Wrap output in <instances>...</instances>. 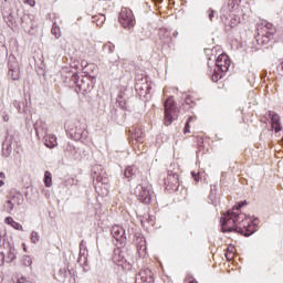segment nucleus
Listing matches in <instances>:
<instances>
[{
    "label": "nucleus",
    "instance_id": "f03ea898",
    "mask_svg": "<svg viewBox=\"0 0 283 283\" xmlns=\"http://www.w3.org/2000/svg\"><path fill=\"white\" fill-rule=\"evenodd\" d=\"M258 34L255 36L258 45H269L271 39L275 36V25L270 22H261L256 27Z\"/></svg>",
    "mask_w": 283,
    "mask_h": 283
},
{
    "label": "nucleus",
    "instance_id": "5701e85b",
    "mask_svg": "<svg viewBox=\"0 0 283 283\" xmlns=\"http://www.w3.org/2000/svg\"><path fill=\"white\" fill-rule=\"evenodd\" d=\"M185 103L186 105H189V107H193L196 105V98H193V95H187Z\"/></svg>",
    "mask_w": 283,
    "mask_h": 283
},
{
    "label": "nucleus",
    "instance_id": "20e7f679",
    "mask_svg": "<svg viewBox=\"0 0 283 283\" xmlns=\"http://www.w3.org/2000/svg\"><path fill=\"white\" fill-rule=\"evenodd\" d=\"M135 196L143 202V205H149L151 202V198H154V187L149 184V180L144 179V181L136 186Z\"/></svg>",
    "mask_w": 283,
    "mask_h": 283
},
{
    "label": "nucleus",
    "instance_id": "1a4fd4ad",
    "mask_svg": "<svg viewBox=\"0 0 283 283\" xmlns=\"http://www.w3.org/2000/svg\"><path fill=\"white\" fill-rule=\"evenodd\" d=\"M269 118L271 120V127L274 129L275 134H279V132H282V119L280 118V115L275 112H269Z\"/></svg>",
    "mask_w": 283,
    "mask_h": 283
},
{
    "label": "nucleus",
    "instance_id": "c756f323",
    "mask_svg": "<svg viewBox=\"0 0 283 283\" xmlns=\"http://www.w3.org/2000/svg\"><path fill=\"white\" fill-rule=\"evenodd\" d=\"M7 207H8L9 211H12V209H14V205L12 203L11 200L7 201Z\"/></svg>",
    "mask_w": 283,
    "mask_h": 283
},
{
    "label": "nucleus",
    "instance_id": "c85d7f7f",
    "mask_svg": "<svg viewBox=\"0 0 283 283\" xmlns=\"http://www.w3.org/2000/svg\"><path fill=\"white\" fill-rule=\"evenodd\" d=\"M104 48H106L108 50V52H114V50H115V46L112 43L106 44Z\"/></svg>",
    "mask_w": 283,
    "mask_h": 283
},
{
    "label": "nucleus",
    "instance_id": "72a5a7b5",
    "mask_svg": "<svg viewBox=\"0 0 283 283\" xmlns=\"http://www.w3.org/2000/svg\"><path fill=\"white\" fill-rule=\"evenodd\" d=\"M2 118L4 123H8L10 120V115H3Z\"/></svg>",
    "mask_w": 283,
    "mask_h": 283
},
{
    "label": "nucleus",
    "instance_id": "7ed1b4c3",
    "mask_svg": "<svg viewBox=\"0 0 283 283\" xmlns=\"http://www.w3.org/2000/svg\"><path fill=\"white\" fill-rule=\"evenodd\" d=\"M231 67V60L229 55L222 53L216 60V66L212 73V81L213 83H218L221 78H223L224 74L229 72Z\"/></svg>",
    "mask_w": 283,
    "mask_h": 283
},
{
    "label": "nucleus",
    "instance_id": "f3484780",
    "mask_svg": "<svg viewBox=\"0 0 283 283\" xmlns=\"http://www.w3.org/2000/svg\"><path fill=\"white\" fill-rule=\"evenodd\" d=\"M235 247L234 245H228L227 250H226V259L228 260V262H231V260H233V258H235Z\"/></svg>",
    "mask_w": 283,
    "mask_h": 283
},
{
    "label": "nucleus",
    "instance_id": "6ab92c4d",
    "mask_svg": "<svg viewBox=\"0 0 283 283\" xmlns=\"http://www.w3.org/2000/svg\"><path fill=\"white\" fill-rule=\"evenodd\" d=\"M17 260V253L14 248L9 249L7 253V262H14Z\"/></svg>",
    "mask_w": 283,
    "mask_h": 283
},
{
    "label": "nucleus",
    "instance_id": "f8f14e48",
    "mask_svg": "<svg viewBox=\"0 0 283 283\" xmlns=\"http://www.w3.org/2000/svg\"><path fill=\"white\" fill-rule=\"evenodd\" d=\"M44 145L49 149H54L59 145V142L56 140V135L49 134L44 137Z\"/></svg>",
    "mask_w": 283,
    "mask_h": 283
},
{
    "label": "nucleus",
    "instance_id": "7c9ffc66",
    "mask_svg": "<svg viewBox=\"0 0 283 283\" xmlns=\"http://www.w3.org/2000/svg\"><path fill=\"white\" fill-rule=\"evenodd\" d=\"M238 23H240V19H235V18L232 19V20H231V28L238 25Z\"/></svg>",
    "mask_w": 283,
    "mask_h": 283
},
{
    "label": "nucleus",
    "instance_id": "9d476101",
    "mask_svg": "<svg viewBox=\"0 0 283 283\" xmlns=\"http://www.w3.org/2000/svg\"><path fill=\"white\" fill-rule=\"evenodd\" d=\"M136 283H154V272L149 269L140 270Z\"/></svg>",
    "mask_w": 283,
    "mask_h": 283
},
{
    "label": "nucleus",
    "instance_id": "6e6552de",
    "mask_svg": "<svg viewBox=\"0 0 283 283\" xmlns=\"http://www.w3.org/2000/svg\"><path fill=\"white\" fill-rule=\"evenodd\" d=\"M164 185L167 191H178L180 187V178L178 174L168 172L167 177L164 179Z\"/></svg>",
    "mask_w": 283,
    "mask_h": 283
},
{
    "label": "nucleus",
    "instance_id": "393cba45",
    "mask_svg": "<svg viewBox=\"0 0 283 283\" xmlns=\"http://www.w3.org/2000/svg\"><path fill=\"white\" fill-rule=\"evenodd\" d=\"M23 263H24V266H32V258L28 255L23 256Z\"/></svg>",
    "mask_w": 283,
    "mask_h": 283
},
{
    "label": "nucleus",
    "instance_id": "4468645a",
    "mask_svg": "<svg viewBox=\"0 0 283 283\" xmlns=\"http://www.w3.org/2000/svg\"><path fill=\"white\" fill-rule=\"evenodd\" d=\"M4 223L9 224V227H12V229H15V231H23V226L21 223L14 221L12 217H7L4 219Z\"/></svg>",
    "mask_w": 283,
    "mask_h": 283
},
{
    "label": "nucleus",
    "instance_id": "4be33fe9",
    "mask_svg": "<svg viewBox=\"0 0 283 283\" xmlns=\"http://www.w3.org/2000/svg\"><path fill=\"white\" fill-rule=\"evenodd\" d=\"M193 120H196L195 116H190L186 123V126L184 128V134H189L191 130H189L191 128V123H193Z\"/></svg>",
    "mask_w": 283,
    "mask_h": 283
},
{
    "label": "nucleus",
    "instance_id": "2eb2a0df",
    "mask_svg": "<svg viewBox=\"0 0 283 283\" xmlns=\"http://www.w3.org/2000/svg\"><path fill=\"white\" fill-rule=\"evenodd\" d=\"M136 174H138V167L136 166H128L124 171L125 178H134Z\"/></svg>",
    "mask_w": 283,
    "mask_h": 283
},
{
    "label": "nucleus",
    "instance_id": "423d86ee",
    "mask_svg": "<svg viewBox=\"0 0 283 283\" xmlns=\"http://www.w3.org/2000/svg\"><path fill=\"white\" fill-rule=\"evenodd\" d=\"M130 145L136 154L145 151V134L140 129L130 135Z\"/></svg>",
    "mask_w": 283,
    "mask_h": 283
},
{
    "label": "nucleus",
    "instance_id": "c9c22d12",
    "mask_svg": "<svg viewBox=\"0 0 283 283\" xmlns=\"http://www.w3.org/2000/svg\"><path fill=\"white\" fill-rule=\"evenodd\" d=\"M80 87H81V90H87V88H85L83 85H80Z\"/></svg>",
    "mask_w": 283,
    "mask_h": 283
},
{
    "label": "nucleus",
    "instance_id": "aec40b11",
    "mask_svg": "<svg viewBox=\"0 0 283 283\" xmlns=\"http://www.w3.org/2000/svg\"><path fill=\"white\" fill-rule=\"evenodd\" d=\"M242 0H229L228 1V9L230 12H233V10H235V8H238L240 6V2Z\"/></svg>",
    "mask_w": 283,
    "mask_h": 283
},
{
    "label": "nucleus",
    "instance_id": "412c9836",
    "mask_svg": "<svg viewBox=\"0 0 283 283\" xmlns=\"http://www.w3.org/2000/svg\"><path fill=\"white\" fill-rule=\"evenodd\" d=\"M44 185L45 187H52V172L48 170L44 172Z\"/></svg>",
    "mask_w": 283,
    "mask_h": 283
},
{
    "label": "nucleus",
    "instance_id": "ddd939ff",
    "mask_svg": "<svg viewBox=\"0 0 283 283\" xmlns=\"http://www.w3.org/2000/svg\"><path fill=\"white\" fill-rule=\"evenodd\" d=\"M137 252L139 258H146L147 256V241L140 239L139 243L137 244Z\"/></svg>",
    "mask_w": 283,
    "mask_h": 283
},
{
    "label": "nucleus",
    "instance_id": "473e14b6",
    "mask_svg": "<svg viewBox=\"0 0 283 283\" xmlns=\"http://www.w3.org/2000/svg\"><path fill=\"white\" fill-rule=\"evenodd\" d=\"M0 255H1V264H3L6 262V254L1 252Z\"/></svg>",
    "mask_w": 283,
    "mask_h": 283
},
{
    "label": "nucleus",
    "instance_id": "cd10ccee",
    "mask_svg": "<svg viewBox=\"0 0 283 283\" xmlns=\"http://www.w3.org/2000/svg\"><path fill=\"white\" fill-rule=\"evenodd\" d=\"M24 3H28V6H30L31 8H34V6H36L35 0H24Z\"/></svg>",
    "mask_w": 283,
    "mask_h": 283
},
{
    "label": "nucleus",
    "instance_id": "2f4dec72",
    "mask_svg": "<svg viewBox=\"0 0 283 283\" xmlns=\"http://www.w3.org/2000/svg\"><path fill=\"white\" fill-rule=\"evenodd\" d=\"M25 282H28V280L25 277H20L17 280L15 283H25Z\"/></svg>",
    "mask_w": 283,
    "mask_h": 283
},
{
    "label": "nucleus",
    "instance_id": "f257e3e1",
    "mask_svg": "<svg viewBox=\"0 0 283 283\" xmlns=\"http://www.w3.org/2000/svg\"><path fill=\"white\" fill-rule=\"evenodd\" d=\"M247 205V201H241L232 210H229L221 219V229L223 233L234 231L245 238L255 233V224L251 221V218L240 212V209Z\"/></svg>",
    "mask_w": 283,
    "mask_h": 283
},
{
    "label": "nucleus",
    "instance_id": "dca6fc26",
    "mask_svg": "<svg viewBox=\"0 0 283 283\" xmlns=\"http://www.w3.org/2000/svg\"><path fill=\"white\" fill-rule=\"evenodd\" d=\"M105 20H106L105 14H102V13H98L92 17V21L93 23H96L97 28H102L103 23H105Z\"/></svg>",
    "mask_w": 283,
    "mask_h": 283
},
{
    "label": "nucleus",
    "instance_id": "a211bd4d",
    "mask_svg": "<svg viewBox=\"0 0 283 283\" xmlns=\"http://www.w3.org/2000/svg\"><path fill=\"white\" fill-rule=\"evenodd\" d=\"M51 34H53V36H55V39H61V27H59V24H56V22H54L52 25Z\"/></svg>",
    "mask_w": 283,
    "mask_h": 283
},
{
    "label": "nucleus",
    "instance_id": "bb28decb",
    "mask_svg": "<svg viewBox=\"0 0 283 283\" xmlns=\"http://www.w3.org/2000/svg\"><path fill=\"white\" fill-rule=\"evenodd\" d=\"M6 174L4 172H0V187H3V185H6Z\"/></svg>",
    "mask_w": 283,
    "mask_h": 283
},
{
    "label": "nucleus",
    "instance_id": "9b49d317",
    "mask_svg": "<svg viewBox=\"0 0 283 283\" xmlns=\"http://www.w3.org/2000/svg\"><path fill=\"white\" fill-rule=\"evenodd\" d=\"M111 233L117 242H123L125 240V229L120 226H113Z\"/></svg>",
    "mask_w": 283,
    "mask_h": 283
},
{
    "label": "nucleus",
    "instance_id": "b1692460",
    "mask_svg": "<svg viewBox=\"0 0 283 283\" xmlns=\"http://www.w3.org/2000/svg\"><path fill=\"white\" fill-rule=\"evenodd\" d=\"M40 237H39V232H32L31 233V242H33V244H36V242H39Z\"/></svg>",
    "mask_w": 283,
    "mask_h": 283
},
{
    "label": "nucleus",
    "instance_id": "f704fd0d",
    "mask_svg": "<svg viewBox=\"0 0 283 283\" xmlns=\"http://www.w3.org/2000/svg\"><path fill=\"white\" fill-rule=\"evenodd\" d=\"M22 247H23V251L27 252L28 248L25 247V243H22Z\"/></svg>",
    "mask_w": 283,
    "mask_h": 283
},
{
    "label": "nucleus",
    "instance_id": "39448f33",
    "mask_svg": "<svg viewBox=\"0 0 283 283\" xmlns=\"http://www.w3.org/2000/svg\"><path fill=\"white\" fill-rule=\"evenodd\" d=\"M118 22L125 30H132L136 25V18L134 11L129 8H122L118 14Z\"/></svg>",
    "mask_w": 283,
    "mask_h": 283
},
{
    "label": "nucleus",
    "instance_id": "0eeeda50",
    "mask_svg": "<svg viewBox=\"0 0 283 283\" xmlns=\"http://www.w3.org/2000/svg\"><path fill=\"white\" fill-rule=\"evenodd\" d=\"M165 117L164 123L167 127L174 123V114H176V102L174 97H168L165 102Z\"/></svg>",
    "mask_w": 283,
    "mask_h": 283
},
{
    "label": "nucleus",
    "instance_id": "a878e982",
    "mask_svg": "<svg viewBox=\"0 0 283 283\" xmlns=\"http://www.w3.org/2000/svg\"><path fill=\"white\" fill-rule=\"evenodd\" d=\"M208 17L210 21H213V17H216V11L213 9H209Z\"/></svg>",
    "mask_w": 283,
    "mask_h": 283
}]
</instances>
